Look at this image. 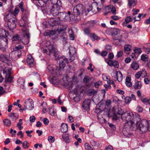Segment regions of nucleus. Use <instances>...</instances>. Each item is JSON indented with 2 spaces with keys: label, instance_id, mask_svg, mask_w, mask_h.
Here are the masks:
<instances>
[{
  "label": "nucleus",
  "instance_id": "f257e3e1",
  "mask_svg": "<svg viewBox=\"0 0 150 150\" xmlns=\"http://www.w3.org/2000/svg\"><path fill=\"white\" fill-rule=\"evenodd\" d=\"M121 118L122 120L126 122L125 126L129 125V127H132L134 124L136 120L137 123L139 121L140 118L139 115L134 116L133 114L131 112H126L122 114Z\"/></svg>",
  "mask_w": 150,
  "mask_h": 150
},
{
  "label": "nucleus",
  "instance_id": "f03ea898",
  "mask_svg": "<svg viewBox=\"0 0 150 150\" xmlns=\"http://www.w3.org/2000/svg\"><path fill=\"white\" fill-rule=\"evenodd\" d=\"M92 5L90 4L85 7L82 4H79L76 5L73 8V13L75 16H79L82 14L84 11L86 13H88L92 10Z\"/></svg>",
  "mask_w": 150,
  "mask_h": 150
},
{
  "label": "nucleus",
  "instance_id": "7ed1b4c3",
  "mask_svg": "<svg viewBox=\"0 0 150 150\" xmlns=\"http://www.w3.org/2000/svg\"><path fill=\"white\" fill-rule=\"evenodd\" d=\"M45 45L46 48H42L41 49L42 52L43 53H46L47 54L50 55L51 54L55 55L57 53V50L54 46L52 43H51L50 41H48L45 43Z\"/></svg>",
  "mask_w": 150,
  "mask_h": 150
},
{
  "label": "nucleus",
  "instance_id": "20e7f679",
  "mask_svg": "<svg viewBox=\"0 0 150 150\" xmlns=\"http://www.w3.org/2000/svg\"><path fill=\"white\" fill-rule=\"evenodd\" d=\"M5 20L8 21V25L9 29L12 30L16 27L17 19L11 14H7L4 18Z\"/></svg>",
  "mask_w": 150,
  "mask_h": 150
},
{
  "label": "nucleus",
  "instance_id": "39448f33",
  "mask_svg": "<svg viewBox=\"0 0 150 150\" xmlns=\"http://www.w3.org/2000/svg\"><path fill=\"white\" fill-rule=\"evenodd\" d=\"M11 64L8 67H6L3 70V74L5 76L6 83H10L12 81V77L11 76L12 69Z\"/></svg>",
  "mask_w": 150,
  "mask_h": 150
},
{
  "label": "nucleus",
  "instance_id": "423d86ee",
  "mask_svg": "<svg viewBox=\"0 0 150 150\" xmlns=\"http://www.w3.org/2000/svg\"><path fill=\"white\" fill-rule=\"evenodd\" d=\"M71 12L68 11L67 13L65 12H59L56 16L57 18V20L60 21H69L73 19L70 17Z\"/></svg>",
  "mask_w": 150,
  "mask_h": 150
},
{
  "label": "nucleus",
  "instance_id": "0eeeda50",
  "mask_svg": "<svg viewBox=\"0 0 150 150\" xmlns=\"http://www.w3.org/2000/svg\"><path fill=\"white\" fill-rule=\"evenodd\" d=\"M22 31L23 33L24 38L22 40L23 43L25 45L27 44L29 42L30 35L29 33L28 29L24 25L22 26Z\"/></svg>",
  "mask_w": 150,
  "mask_h": 150
},
{
  "label": "nucleus",
  "instance_id": "6e6552de",
  "mask_svg": "<svg viewBox=\"0 0 150 150\" xmlns=\"http://www.w3.org/2000/svg\"><path fill=\"white\" fill-rule=\"evenodd\" d=\"M148 121L145 119H143L139 124V129L142 132H145L148 130Z\"/></svg>",
  "mask_w": 150,
  "mask_h": 150
},
{
  "label": "nucleus",
  "instance_id": "1a4fd4ad",
  "mask_svg": "<svg viewBox=\"0 0 150 150\" xmlns=\"http://www.w3.org/2000/svg\"><path fill=\"white\" fill-rule=\"evenodd\" d=\"M70 58L69 59L70 62L74 61L76 57V50L75 48L72 46H70L69 47Z\"/></svg>",
  "mask_w": 150,
  "mask_h": 150
},
{
  "label": "nucleus",
  "instance_id": "9d476101",
  "mask_svg": "<svg viewBox=\"0 0 150 150\" xmlns=\"http://www.w3.org/2000/svg\"><path fill=\"white\" fill-rule=\"evenodd\" d=\"M24 106L26 109L31 110L34 108L33 102V100L29 99L25 101L24 102Z\"/></svg>",
  "mask_w": 150,
  "mask_h": 150
},
{
  "label": "nucleus",
  "instance_id": "9b49d317",
  "mask_svg": "<svg viewBox=\"0 0 150 150\" xmlns=\"http://www.w3.org/2000/svg\"><path fill=\"white\" fill-rule=\"evenodd\" d=\"M60 6L58 5H53L52 8L51 9L50 13L53 16L56 17L58 15L60 9Z\"/></svg>",
  "mask_w": 150,
  "mask_h": 150
},
{
  "label": "nucleus",
  "instance_id": "f8f14e48",
  "mask_svg": "<svg viewBox=\"0 0 150 150\" xmlns=\"http://www.w3.org/2000/svg\"><path fill=\"white\" fill-rule=\"evenodd\" d=\"M122 37V34H120V36L117 37H113L114 42L115 44L117 45L121 46L122 43L124 42V40L121 39Z\"/></svg>",
  "mask_w": 150,
  "mask_h": 150
},
{
  "label": "nucleus",
  "instance_id": "ddd939ff",
  "mask_svg": "<svg viewBox=\"0 0 150 150\" xmlns=\"http://www.w3.org/2000/svg\"><path fill=\"white\" fill-rule=\"evenodd\" d=\"M0 60L3 62L7 64L8 66H10L11 64V61L9 59L8 57L5 54H1L0 55Z\"/></svg>",
  "mask_w": 150,
  "mask_h": 150
},
{
  "label": "nucleus",
  "instance_id": "4468645a",
  "mask_svg": "<svg viewBox=\"0 0 150 150\" xmlns=\"http://www.w3.org/2000/svg\"><path fill=\"white\" fill-rule=\"evenodd\" d=\"M27 62L29 66L30 67H33L34 65V60L31 55H28L27 56Z\"/></svg>",
  "mask_w": 150,
  "mask_h": 150
},
{
  "label": "nucleus",
  "instance_id": "2eb2a0df",
  "mask_svg": "<svg viewBox=\"0 0 150 150\" xmlns=\"http://www.w3.org/2000/svg\"><path fill=\"white\" fill-rule=\"evenodd\" d=\"M69 60L66 58L64 57L62 58L59 59V67L63 69L65 66V63H68L70 62Z\"/></svg>",
  "mask_w": 150,
  "mask_h": 150
},
{
  "label": "nucleus",
  "instance_id": "dca6fc26",
  "mask_svg": "<svg viewBox=\"0 0 150 150\" xmlns=\"http://www.w3.org/2000/svg\"><path fill=\"white\" fill-rule=\"evenodd\" d=\"M91 102V100L89 99H85L83 101L82 107L84 110H87L89 109Z\"/></svg>",
  "mask_w": 150,
  "mask_h": 150
},
{
  "label": "nucleus",
  "instance_id": "f3484780",
  "mask_svg": "<svg viewBox=\"0 0 150 150\" xmlns=\"http://www.w3.org/2000/svg\"><path fill=\"white\" fill-rule=\"evenodd\" d=\"M110 32L112 35H115L114 37L116 38L117 37L120 36V34H121L120 33V31L118 29L115 28L112 29L110 30Z\"/></svg>",
  "mask_w": 150,
  "mask_h": 150
},
{
  "label": "nucleus",
  "instance_id": "a211bd4d",
  "mask_svg": "<svg viewBox=\"0 0 150 150\" xmlns=\"http://www.w3.org/2000/svg\"><path fill=\"white\" fill-rule=\"evenodd\" d=\"M8 35V31H6L3 29H0V38L4 37L6 38Z\"/></svg>",
  "mask_w": 150,
  "mask_h": 150
},
{
  "label": "nucleus",
  "instance_id": "6ab92c4d",
  "mask_svg": "<svg viewBox=\"0 0 150 150\" xmlns=\"http://www.w3.org/2000/svg\"><path fill=\"white\" fill-rule=\"evenodd\" d=\"M115 78L119 82L122 81L123 79L122 75L120 71L116 72Z\"/></svg>",
  "mask_w": 150,
  "mask_h": 150
},
{
  "label": "nucleus",
  "instance_id": "aec40b11",
  "mask_svg": "<svg viewBox=\"0 0 150 150\" xmlns=\"http://www.w3.org/2000/svg\"><path fill=\"white\" fill-rule=\"evenodd\" d=\"M127 5L129 8L132 7H134L137 4V0H127Z\"/></svg>",
  "mask_w": 150,
  "mask_h": 150
},
{
  "label": "nucleus",
  "instance_id": "412c9836",
  "mask_svg": "<svg viewBox=\"0 0 150 150\" xmlns=\"http://www.w3.org/2000/svg\"><path fill=\"white\" fill-rule=\"evenodd\" d=\"M61 131L62 133H66L68 131V127L67 124L62 123V124L60 128Z\"/></svg>",
  "mask_w": 150,
  "mask_h": 150
},
{
  "label": "nucleus",
  "instance_id": "4be33fe9",
  "mask_svg": "<svg viewBox=\"0 0 150 150\" xmlns=\"http://www.w3.org/2000/svg\"><path fill=\"white\" fill-rule=\"evenodd\" d=\"M56 34V32L53 30H49L45 31L44 33V35L45 36H49L50 37H51Z\"/></svg>",
  "mask_w": 150,
  "mask_h": 150
},
{
  "label": "nucleus",
  "instance_id": "5701e85b",
  "mask_svg": "<svg viewBox=\"0 0 150 150\" xmlns=\"http://www.w3.org/2000/svg\"><path fill=\"white\" fill-rule=\"evenodd\" d=\"M67 26L66 25L62 27L58 28L57 30L59 34H63V35L65 33L66 28H67Z\"/></svg>",
  "mask_w": 150,
  "mask_h": 150
},
{
  "label": "nucleus",
  "instance_id": "b1692460",
  "mask_svg": "<svg viewBox=\"0 0 150 150\" xmlns=\"http://www.w3.org/2000/svg\"><path fill=\"white\" fill-rule=\"evenodd\" d=\"M68 134H64L62 135V137L65 142L67 143H69L70 142V140L69 138Z\"/></svg>",
  "mask_w": 150,
  "mask_h": 150
},
{
  "label": "nucleus",
  "instance_id": "393cba45",
  "mask_svg": "<svg viewBox=\"0 0 150 150\" xmlns=\"http://www.w3.org/2000/svg\"><path fill=\"white\" fill-rule=\"evenodd\" d=\"M131 67L133 70H137L139 68V65L136 62L133 61L131 64Z\"/></svg>",
  "mask_w": 150,
  "mask_h": 150
},
{
  "label": "nucleus",
  "instance_id": "a878e982",
  "mask_svg": "<svg viewBox=\"0 0 150 150\" xmlns=\"http://www.w3.org/2000/svg\"><path fill=\"white\" fill-rule=\"evenodd\" d=\"M133 86L135 89L141 88L142 86L141 82L140 81H137L135 83Z\"/></svg>",
  "mask_w": 150,
  "mask_h": 150
},
{
  "label": "nucleus",
  "instance_id": "bb28decb",
  "mask_svg": "<svg viewBox=\"0 0 150 150\" xmlns=\"http://www.w3.org/2000/svg\"><path fill=\"white\" fill-rule=\"evenodd\" d=\"M29 12L28 10H26L24 11L23 13H22V18L24 21H26Z\"/></svg>",
  "mask_w": 150,
  "mask_h": 150
},
{
  "label": "nucleus",
  "instance_id": "cd10ccee",
  "mask_svg": "<svg viewBox=\"0 0 150 150\" xmlns=\"http://www.w3.org/2000/svg\"><path fill=\"white\" fill-rule=\"evenodd\" d=\"M131 78L129 76H127L126 78L125 83L127 86L130 87L132 86V83L131 82Z\"/></svg>",
  "mask_w": 150,
  "mask_h": 150
},
{
  "label": "nucleus",
  "instance_id": "c85d7f7f",
  "mask_svg": "<svg viewBox=\"0 0 150 150\" xmlns=\"http://www.w3.org/2000/svg\"><path fill=\"white\" fill-rule=\"evenodd\" d=\"M132 18L129 16L126 17L125 19V21L122 23L124 26H127L126 24L131 21Z\"/></svg>",
  "mask_w": 150,
  "mask_h": 150
},
{
  "label": "nucleus",
  "instance_id": "c756f323",
  "mask_svg": "<svg viewBox=\"0 0 150 150\" xmlns=\"http://www.w3.org/2000/svg\"><path fill=\"white\" fill-rule=\"evenodd\" d=\"M61 39L63 43V45H65L67 43V35L66 33L61 36Z\"/></svg>",
  "mask_w": 150,
  "mask_h": 150
},
{
  "label": "nucleus",
  "instance_id": "7c9ffc66",
  "mask_svg": "<svg viewBox=\"0 0 150 150\" xmlns=\"http://www.w3.org/2000/svg\"><path fill=\"white\" fill-rule=\"evenodd\" d=\"M19 11V8L18 7H16L14 10L13 12L11 13H8L7 14H11L12 16H14L17 14Z\"/></svg>",
  "mask_w": 150,
  "mask_h": 150
},
{
  "label": "nucleus",
  "instance_id": "2f4dec72",
  "mask_svg": "<svg viewBox=\"0 0 150 150\" xmlns=\"http://www.w3.org/2000/svg\"><path fill=\"white\" fill-rule=\"evenodd\" d=\"M69 33L70 39L71 40H74V32H73L72 30H69Z\"/></svg>",
  "mask_w": 150,
  "mask_h": 150
},
{
  "label": "nucleus",
  "instance_id": "473e14b6",
  "mask_svg": "<svg viewBox=\"0 0 150 150\" xmlns=\"http://www.w3.org/2000/svg\"><path fill=\"white\" fill-rule=\"evenodd\" d=\"M4 125L7 127L10 126L11 124V121L8 119H6L3 120Z\"/></svg>",
  "mask_w": 150,
  "mask_h": 150
},
{
  "label": "nucleus",
  "instance_id": "72a5a7b5",
  "mask_svg": "<svg viewBox=\"0 0 150 150\" xmlns=\"http://www.w3.org/2000/svg\"><path fill=\"white\" fill-rule=\"evenodd\" d=\"M48 140L50 143H52L54 142L55 138L54 136H50L48 137Z\"/></svg>",
  "mask_w": 150,
  "mask_h": 150
},
{
  "label": "nucleus",
  "instance_id": "f704fd0d",
  "mask_svg": "<svg viewBox=\"0 0 150 150\" xmlns=\"http://www.w3.org/2000/svg\"><path fill=\"white\" fill-rule=\"evenodd\" d=\"M90 143L93 146H99V144L98 143L93 140H91V141Z\"/></svg>",
  "mask_w": 150,
  "mask_h": 150
},
{
  "label": "nucleus",
  "instance_id": "c9c22d12",
  "mask_svg": "<svg viewBox=\"0 0 150 150\" xmlns=\"http://www.w3.org/2000/svg\"><path fill=\"white\" fill-rule=\"evenodd\" d=\"M90 80V77L88 76H86L83 78V81L84 83H85L89 82Z\"/></svg>",
  "mask_w": 150,
  "mask_h": 150
},
{
  "label": "nucleus",
  "instance_id": "e433bc0d",
  "mask_svg": "<svg viewBox=\"0 0 150 150\" xmlns=\"http://www.w3.org/2000/svg\"><path fill=\"white\" fill-rule=\"evenodd\" d=\"M49 113L52 116H54L55 114V112L53 108H49Z\"/></svg>",
  "mask_w": 150,
  "mask_h": 150
},
{
  "label": "nucleus",
  "instance_id": "4c0bfd02",
  "mask_svg": "<svg viewBox=\"0 0 150 150\" xmlns=\"http://www.w3.org/2000/svg\"><path fill=\"white\" fill-rule=\"evenodd\" d=\"M84 146L86 150H93L92 148L88 144L85 143L84 144Z\"/></svg>",
  "mask_w": 150,
  "mask_h": 150
},
{
  "label": "nucleus",
  "instance_id": "58836bf2",
  "mask_svg": "<svg viewBox=\"0 0 150 150\" xmlns=\"http://www.w3.org/2000/svg\"><path fill=\"white\" fill-rule=\"evenodd\" d=\"M29 143L27 141H25L22 143V147L24 149H28L29 147V146L28 145Z\"/></svg>",
  "mask_w": 150,
  "mask_h": 150
},
{
  "label": "nucleus",
  "instance_id": "ea45409f",
  "mask_svg": "<svg viewBox=\"0 0 150 150\" xmlns=\"http://www.w3.org/2000/svg\"><path fill=\"white\" fill-rule=\"evenodd\" d=\"M91 37L93 39V41H94L95 40H97L100 39L99 37L96 35L95 34H92L91 35Z\"/></svg>",
  "mask_w": 150,
  "mask_h": 150
},
{
  "label": "nucleus",
  "instance_id": "a19ab883",
  "mask_svg": "<svg viewBox=\"0 0 150 150\" xmlns=\"http://www.w3.org/2000/svg\"><path fill=\"white\" fill-rule=\"evenodd\" d=\"M131 46L129 45H125L124 49L125 51H129L130 50Z\"/></svg>",
  "mask_w": 150,
  "mask_h": 150
},
{
  "label": "nucleus",
  "instance_id": "79ce46f5",
  "mask_svg": "<svg viewBox=\"0 0 150 150\" xmlns=\"http://www.w3.org/2000/svg\"><path fill=\"white\" fill-rule=\"evenodd\" d=\"M148 57L146 55H142L141 56V59L143 61H146L147 60Z\"/></svg>",
  "mask_w": 150,
  "mask_h": 150
},
{
  "label": "nucleus",
  "instance_id": "37998d69",
  "mask_svg": "<svg viewBox=\"0 0 150 150\" xmlns=\"http://www.w3.org/2000/svg\"><path fill=\"white\" fill-rule=\"evenodd\" d=\"M117 114H118L119 115H121V116H122V114H123V113H124V112H123V110H122V109L120 108H117Z\"/></svg>",
  "mask_w": 150,
  "mask_h": 150
},
{
  "label": "nucleus",
  "instance_id": "c03bdc74",
  "mask_svg": "<svg viewBox=\"0 0 150 150\" xmlns=\"http://www.w3.org/2000/svg\"><path fill=\"white\" fill-rule=\"evenodd\" d=\"M6 91L2 86H0V96L5 93Z\"/></svg>",
  "mask_w": 150,
  "mask_h": 150
},
{
  "label": "nucleus",
  "instance_id": "a18cd8bd",
  "mask_svg": "<svg viewBox=\"0 0 150 150\" xmlns=\"http://www.w3.org/2000/svg\"><path fill=\"white\" fill-rule=\"evenodd\" d=\"M134 51L136 54H139L141 53L142 51L140 48H135L134 50Z\"/></svg>",
  "mask_w": 150,
  "mask_h": 150
},
{
  "label": "nucleus",
  "instance_id": "49530a36",
  "mask_svg": "<svg viewBox=\"0 0 150 150\" xmlns=\"http://www.w3.org/2000/svg\"><path fill=\"white\" fill-rule=\"evenodd\" d=\"M102 84V83L101 81H98L95 83L94 86L96 88H98L100 85H101Z\"/></svg>",
  "mask_w": 150,
  "mask_h": 150
},
{
  "label": "nucleus",
  "instance_id": "de8ad7c7",
  "mask_svg": "<svg viewBox=\"0 0 150 150\" xmlns=\"http://www.w3.org/2000/svg\"><path fill=\"white\" fill-rule=\"evenodd\" d=\"M131 100L130 97L127 96L125 98V101L126 103H130Z\"/></svg>",
  "mask_w": 150,
  "mask_h": 150
},
{
  "label": "nucleus",
  "instance_id": "09e8293b",
  "mask_svg": "<svg viewBox=\"0 0 150 150\" xmlns=\"http://www.w3.org/2000/svg\"><path fill=\"white\" fill-rule=\"evenodd\" d=\"M118 63L116 61H113L112 66H114L115 68H118Z\"/></svg>",
  "mask_w": 150,
  "mask_h": 150
},
{
  "label": "nucleus",
  "instance_id": "8fccbe9b",
  "mask_svg": "<svg viewBox=\"0 0 150 150\" xmlns=\"http://www.w3.org/2000/svg\"><path fill=\"white\" fill-rule=\"evenodd\" d=\"M23 48V47L22 46L19 45L17 46H16L15 48L13 49L14 51H16L18 50H19V49H21Z\"/></svg>",
  "mask_w": 150,
  "mask_h": 150
},
{
  "label": "nucleus",
  "instance_id": "3c124183",
  "mask_svg": "<svg viewBox=\"0 0 150 150\" xmlns=\"http://www.w3.org/2000/svg\"><path fill=\"white\" fill-rule=\"evenodd\" d=\"M19 37L17 35H14L12 38V41H17L19 39Z\"/></svg>",
  "mask_w": 150,
  "mask_h": 150
},
{
  "label": "nucleus",
  "instance_id": "603ef678",
  "mask_svg": "<svg viewBox=\"0 0 150 150\" xmlns=\"http://www.w3.org/2000/svg\"><path fill=\"white\" fill-rule=\"evenodd\" d=\"M108 125L112 130H116V128L115 125L109 123H108Z\"/></svg>",
  "mask_w": 150,
  "mask_h": 150
},
{
  "label": "nucleus",
  "instance_id": "864d4df0",
  "mask_svg": "<svg viewBox=\"0 0 150 150\" xmlns=\"http://www.w3.org/2000/svg\"><path fill=\"white\" fill-rule=\"evenodd\" d=\"M142 74V72L141 71L138 72L135 75V77L137 79L139 78Z\"/></svg>",
  "mask_w": 150,
  "mask_h": 150
},
{
  "label": "nucleus",
  "instance_id": "5fc2aeb1",
  "mask_svg": "<svg viewBox=\"0 0 150 150\" xmlns=\"http://www.w3.org/2000/svg\"><path fill=\"white\" fill-rule=\"evenodd\" d=\"M15 52V54L17 55L18 57H19L21 54V51L20 50L16 51Z\"/></svg>",
  "mask_w": 150,
  "mask_h": 150
},
{
  "label": "nucleus",
  "instance_id": "6e6d98bb",
  "mask_svg": "<svg viewBox=\"0 0 150 150\" xmlns=\"http://www.w3.org/2000/svg\"><path fill=\"white\" fill-rule=\"evenodd\" d=\"M50 1L53 5H58V0H50Z\"/></svg>",
  "mask_w": 150,
  "mask_h": 150
},
{
  "label": "nucleus",
  "instance_id": "4d7b16f0",
  "mask_svg": "<svg viewBox=\"0 0 150 150\" xmlns=\"http://www.w3.org/2000/svg\"><path fill=\"white\" fill-rule=\"evenodd\" d=\"M116 92L117 93L121 95H123L124 93V91L120 89H117Z\"/></svg>",
  "mask_w": 150,
  "mask_h": 150
},
{
  "label": "nucleus",
  "instance_id": "13d9d810",
  "mask_svg": "<svg viewBox=\"0 0 150 150\" xmlns=\"http://www.w3.org/2000/svg\"><path fill=\"white\" fill-rule=\"evenodd\" d=\"M35 118L34 116H31L30 117V122H34L35 121Z\"/></svg>",
  "mask_w": 150,
  "mask_h": 150
},
{
  "label": "nucleus",
  "instance_id": "bf43d9fd",
  "mask_svg": "<svg viewBox=\"0 0 150 150\" xmlns=\"http://www.w3.org/2000/svg\"><path fill=\"white\" fill-rule=\"evenodd\" d=\"M118 117L117 115L115 114H114L112 117V119L114 121H115L117 120L118 119Z\"/></svg>",
  "mask_w": 150,
  "mask_h": 150
},
{
  "label": "nucleus",
  "instance_id": "052dcab7",
  "mask_svg": "<svg viewBox=\"0 0 150 150\" xmlns=\"http://www.w3.org/2000/svg\"><path fill=\"white\" fill-rule=\"evenodd\" d=\"M141 101L145 104H147L148 99L146 98H142L141 99Z\"/></svg>",
  "mask_w": 150,
  "mask_h": 150
},
{
  "label": "nucleus",
  "instance_id": "680f3d73",
  "mask_svg": "<svg viewBox=\"0 0 150 150\" xmlns=\"http://www.w3.org/2000/svg\"><path fill=\"white\" fill-rule=\"evenodd\" d=\"M43 122L45 125H47L49 123V121L47 118H45L43 120Z\"/></svg>",
  "mask_w": 150,
  "mask_h": 150
},
{
  "label": "nucleus",
  "instance_id": "e2e57ef3",
  "mask_svg": "<svg viewBox=\"0 0 150 150\" xmlns=\"http://www.w3.org/2000/svg\"><path fill=\"white\" fill-rule=\"evenodd\" d=\"M144 82L145 84H147L150 83V79L148 78H146L144 79Z\"/></svg>",
  "mask_w": 150,
  "mask_h": 150
},
{
  "label": "nucleus",
  "instance_id": "0e129e2a",
  "mask_svg": "<svg viewBox=\"0 0 150 150\" xmlns=\"http://www.w3.org/2000/svg\"><path fill=\"white\" fill-rule=\"evenodd\" d=\"M139 9H137L136 10H134V9L132 10V11H133V13H132V15L133 16H134L136 15H137L138 13L139 12Z\"/></svg>",
  "mask_w": 150,
  "mask_h": 150
},
{
  "label": "nucleus",
  "instance_id": "69168bd1",
  "mask_svg": "<svg viewBox=\"0 0 150 150\" xmlns=\"http://www.w3.org/2000/svg\"><path fill=\"white\" fill-rule=\"evenodd\" d=\"M123 54V52L122 51H120L117 52V57H121Z\"/></svg>",
  "mask_w": 150,
  "mask_h": 150
},
{
  "label": "nucleus",
  "instance_id": "338daca9",
  "mask_svg": "<svg viewBox=\"0 0 150 150\" xmlns=\"http://www.w3.org/2000/svg\"><path fill=\"white\" fill-rule=\"evenodd\" d=\"M113 148L112 146L109 145L107 147L105 150H113Z\"/></svg>",
  "mask_w": 150,
  "mask_h": 150
},
{
  "label": "nucleus",
  "instance_id": "774afa93",
  "mask_svg": "<svg viewBox=\"0 0 150 150\" xmlns=\"http://www.w3.org/2000/svg\"><path fill=\"white\" fill-rule=\"evenodd\" d=\"M107 53L108 52L106 51H103L101 53V55L103 57H105L107 55Z\"/></svg>",
  "mask_w": 150,
  "mask_h": 150
}]
</instances>
